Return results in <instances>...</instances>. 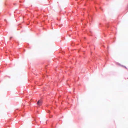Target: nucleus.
I'll return each instance as SVG.
<instances>
[{
    "label": "nucleus",
    "mask_w": 128,
    "mask_h": 128,
    "mask_svg": "<svg viewBox=\"0 0 128 128\" xmlns=\"http://www.w3.org/2000/svg\"><path fill=\"white\" fill-rule=\"evenodd\" d=\"M12 38V37H10V40H11V39Z\"/></svg>",
    "instance_id": "f03ea898"
},
{
    "label": "nucleus",
    "mask_w": 128,
    "mask_h": 128,
    "mask_svg": "<svg viewBox=\"0 0 128 128\" xmlns=\"http://www.w3.org/2000/svg\"><path fill=\"white\" fill-rule=\"evenodd\" d=\"M42 101L41 100H39L37 104L38 106H40L42 105Z\"/></svg>",
    "instance_id": "f257e3e1"
}]
</instances>
